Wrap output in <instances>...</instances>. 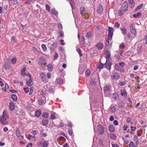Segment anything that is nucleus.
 Instances as JSON below:
<instances>
[{
	"label": "nucleus",
	"mask_w": 147,
	"mask_h": 147,
	"mask_svg": "<svg viewBox=\"0 0 147 147\" xmlns=\"http://www.w3.org/2000/svg\"><path fill=\"white\" fill-rule=\"evenodd\" d=\"M16 57H13L11 59V62L12 63L14 64L16 62Z\"/></svg>",
	"instance_id": "nucleus-39"
},
{
	"label": "nucleus",
	"mask_w": 147,
	"mask_h": 147,
	"mask_svg": "<svg viewBox=\"0 0 147 147\" xmlns=\"http://www.w3.org/2000/svg\"><path fill=\"white\" fill-rule=\"evenodd\" d=\"M76 51L78 52V53H79V55H80V56H82V54L81 53V50L80 49H79V48H77L76 49Z\"/></svg>",
	"instance_id": "nucleus-41"
},
{
	"label": "nucleus",
	"mask_w": 147,
	"mask_h": 147,
	"mask_svg": "<svg viewBox=\"0 0 147 147\" xmlns=\"http://www.w3.org/2000/svg\"><path fill=\"white\" fill-rule=\"evenodd\" d=\"M41 46L43 50L44 51H46L47 50V48L46 45L45 44H43Z\"/></svg>",
	"instance_id": "nucleus-38"
},
{
	"label": "nucleus",
	"mask_w": 147,
	"mask_h": 147,
	"mask_svg": "<svg viewBox=\"0 0 147 147\" xmlns=\"http://www.w3.org/2000/svg\"><path fill=\"white\" fill-rule=\"evenodd\" d=\"M51 12L55 16H57L58 15L57 12L55 9H51Z\"/></svg>",
	"instance_id": "nucleus-28"
},
{
	"label": "nucleus",
	"mask_w": 147,
	"mask_h": 147,
	"mask_svg": "<svg viewBox=\"0 0 147 147\" xmlns=\"http://www.w3.org/2000/svg\"><path fill=\"white\" fill-rule=\"evenodd\" d=\"M119 95L117 93H115L113 95V98L114 100H116L119 98Z\"/></svg>",
	"instance_id": "nucleus-20"
},
{
	"label": "nucleus",
	"mask_w": 147,
	"mask_h": 147,
	"mask_svg": "<svg viewBox=\"0 0 147 147\" xmlns=\"http://www.w3.org/2000/svg\"><path fill=\"white\" fill-rule=\"evenodd\" d=\"M48 116L49 115L46 112H44L42 113V116L44 118H47L48 117Z\"/></svg>",
	"instance_id": "nucleus-34"
},
{
	"label": "nucleus",
	"mask_w": 147,
	"mask_h": 147,
	"mask_svg": "<svg viewBox=\"0 0 147 147\" xmlns=\"http://www.w3.org/2000/svg\"><path fill=\"white\" fill-rule=\"evenodd\" d=\"M111 57V53L110 50H107L105 54V57L106 60H109Z\"/></svg>",
	"instance_id": "nucleus-11"
},
{
	"label": "nucleus",
	"mask_w": 147,
	"mask_h": 147,
	"mask_svg": "<svg viewBox=\"0 0 147 147\" xmlns=\"http://www.w3.org/2000/svg\"><path fill=\"white\" fill-rule=\"evenodd\" d=\"M3 130L4 131L6 132L8 130V129L7 127H5L3 128Z\"/></svg>",
	"instance_id": "nucleus-62"
},
{
	"label": "nucleus",
	"mask_w": 147,
	"mask_h": 147,
	"mask_svg": "<svg viewBox=\"0 0 147 147\" xmlns=\"http://www.w3.org/2000/svg\"><path fill=\"white\" fill-rule=\"evenodd\" d=\"M143 6V4L142 3L140 5H138V6H137V8L136 9L135 11H137L139 10V9H141L142 8V7Z\"/></svg>",
	"instance_id": "nucleus-36"
},
{
	"label": "nucleus",
	"mask_w": 147,
	"mask_h": 147,
	"mask_svg": "<svg viewBox=\"0 0 147 147\" xmlns=\"http://www.w3.org/2000/svg\"><path fill=\"white\" fill-rule=\"evenodd\" d=\"M105 66L108 69L110 70L111 63L109 60H106V62L105 64Z\"/></svg>",
	"instance_id": "nucleus-8"
},
{
	"label": "nucleus",
	"mask_w": 147,
	"mask_h": 147,
	"mask_svg": "<svg viewBox=\"0 0 147 147\" xmlns=\"http://www.w3.org/2000/svg\"><path fill=\"white\" fill-rule=\"evenodd\" d=\"M110 87L108 86H106L104 87V90L105 92L107 91H110Z\"/></svg>",
	"instance_id": "nucleus-31"
},
{
	"label": "nucleus",
	"mask_w": 147,
	"mask_h": 147,
	"mask_svg": "<svg viewBox=\"0 0 147 147\" xmlns=\"http://www.w3.org/2000/svg\"><path fill=\"white\" fill-rule=\"evenodd\" d=\"M130 128L131 129L132 131H134L136 130V127H133L132 126H131L130 127Z\"/></svg>",
	"instance_id": "nucleus-59"
},
{
	"label": "nucleus",
	"mask_w": 147,
	"mask_h": 147,
	"mask_svg": "<svg viewBox=\"0 0 147 147\" xmlns=\"http://www.w3.org/2000/svg\"><path fill=\"white\" fill-rule=\"evenodd\" d=\"M15 108V105L14 103L11 101L9 103V109L11 111L13 110Z\"/></svg>",
	"instance_id": "nucleus-15"
},
{
	"label": "nucleus",
	"mask_w": 147,
	"mask_h": 147,
	"mask_svg": "<svg viewBox=\"0 0 147 147\" xmlns=\"http://www.w3.org/2000/svg\"><path fill=\"white\" fill-rule=\"evenodd\" d=\"M122 9L123 11H126L128 9V5L126 1H125L122 4Z\"/></svg>",
	"instance_id": "nucleus-10"
},
{
	"label": "nucleus",
	"mask_w": 147,
	"mask_h": 147,
	"mask_svg": "<svg viewBox=\"0 0 147 147\" xmlns=\"http://www.w3.org/2000/svg\"><path fill=\"white\" fill-rule=\"evenodd\" d=\"M37 145L39 147H47L49 145V142L43 138L40 140L37 143Z\"/></svg>",
	"instance_id": "nucleus-2"
},
{
	"label": "nucleus",
	"mask_w": 147,
	"mask_h": 147,
	"mask_svg": "<svg viewBox=\"0 0 147 147\" xmlns=\"http://www.w3.org/2000/svg\"><path fill=\"white\" fill-rule=\"evenodd\" d=\"M57 43L56 42L53 43L51 44L53 47H55L57 46Z\"/></svg>",
	"instance_id": "nucleus-53"
},
{
	"label": "nucleus",
	"mask_w": 147,
	"mask_h": 147,
	"mask_svg": "<svg viewBox=\"0 0 147 147\" xmlns=\"http://www.w3.org/2000/svg\"><path fill=\"white\" fill-rule=\"evenodd\" d=\"M112 147H119L117 144H112Z\"/></svg>",
	"instance_id": "nucleus-64"
},
{
	"label": "nucleus",
	"mask_w": 147,
	"mask_h": 147,
	"mask_svg": "<svg viewBox=\"0 0 147 147\" xmlns=\"http://www.w3.org/2000/svg\"><path fill=\"white\" fill-rule=\"evenodd\" d=\"M96 46L98 48V49L99 50H101L103 48V45L102 43H100L98 44H97Z\"/></svg>",
	"instance_id": "nucleus-21"
},
{
	"label": "nucleus",
	"mask_w": 147,
	"mask_h": 147,
	"mask_svg": "<svg viewBox=\"0 0 147 147\" xmlns=\"http://www.w3.org/2000/svg\"><path fill=\"white\" fill-rule=\"evenodd\" d=\"M24 90L26 93H28L29 92L28 88H24Z\"/></svg>",
	"instance_id": "nucleus-51"
},
{
	"label": "nucleus",
	"mask_w": 147,
	"mask_h": 147,
	"mask_svg": "<svg viewBox=\"0 0 147 147\" xmlns=\"http://www.w3.org/2000/svg\"><path fill=\"white\" fill-rule=\"evenodd\" d=\"M58 28L60 29H62L63 28L62 25L61 24H58Z\"/></svg>",
	"instance_id": "nucleus-50"
},
{
	"label": "nucleus",
	"mask_w": 147,
	"mask_h": 147,
	"mask_svg": "<svg viewBox=\"0 0 147 147\" xmlns=\"http://www.w3.org/2000/svg\"><path fill=\"white\" fill-rule=\"evenodd\" d=\"M121 94L122 96H123L124 98H127V92L125 89L123 88L120 90Z\"/></svg>",
	"instance_id": "nucleus-12"
},
{
	"label": "nucleus",
	"mask_w": 147,
	"mask_h": 147,
	"mask_svg": "<svg viewBox=\"0 0 147 147\" xmlns=\"http://www.w3.org/2000/svg\"><path fill=\"white\" fill-rule=\"evenodd\" d=\"M126 84V82L125 81L124 82H119V85L120 86H124Z\"/></svg>",
	"instance_id": "nucleus-44"
},
{
	"label": "nucleus",
	"mask_w": 147,
	"mask_h": 147,
	"mask_svg": "<svg viewBox=\"0 0 147 147\" xmlns=\"http://www.w3.org/2000/svg\"><path fill=\"white\" fill-rule=\"evenodd\" d=\"M63 81L61 78H57L55 81V82L59 84H61L63 83Z\"/></svg>",
	"instance_id": "nucleus-13"
},
{
	"label": "nucleus",
	"mask_w": 147,
	"mask_h": 147,
	"mask_svg": "<svg viewBox=\"0 0 147 147\" xmlns=\"http://www.w3.org/2000/svg\"><path fill=\"white\" fill-rule=\"evenodd\" d=\"M113 123L115 125H117L118 124V123L116 120H114L113 122Z\"/></svg>",
	"instance_id": "nucleus-57"
},
{
	"label": "nucleus",
	"mask_w": 147,
	"mask_h": 147,
	"mask_svg": "<svg viewBox=\"0 0 147 147\" xmlns=\"http://www.w3.org/2000/svg\"><path fill=\"white\" fill-rule=\"evenodd\" d=\"M109 129L110 131L113 132L114 131L115 128L113 125H109Z\"/></svg>",
	"instance_id": "nucleus-17"
},
{
	"label": "nucleus",
	"mask_w": 147,
	"mask_h": 147,
	"mask_svg": "<svg viewBox=\"0 0 147 147\" xmlns=\"http://www.w3.org/2000/svg\"><path fill=\"white\" fill-rule=\"evenodd\" d=\"M9 2L10 3H11V4L13 5H15L17 3L18 1L17 0H12L9 1Z\"/></svg>",
	"instance_id": "nucleus-26"
},
{
	"label": "nucleus",
	"mask_w": 147,
	"mask_h": 147,
	"mask_svg": "<svg viewBox=\"0 0 147 147\" xmlns=\"http://www.w3.org/2000/svg\"><path fill=\"white\" fill-rule=\"evenodd\" d=\"M118 105L119 107L123 108L124 106V104L123 102H118Z\"/></svg>",
	"instance_id": "nucleus-43"
},
{
	"label": "nucleus",
	"mask_w": 147,
	"mask_h": 147,
	"mask_svg": "<svg viewBox=\"0 0 147 147\" xmlns=\"http://www.w3.org/2000/svg\"><path fill=\"white\" fill-rule=\"evenodd\" d=\"M103 9L102 6L100 4L98 6V9L97 10V12L98 13L101 14L103 12Z\"/></svg>",
	"instance_id": "nucleus-14"
},
{
	"label": "nucleus",
	"mask_w": 147,
	"mask_h": 147,
	"mask_svg": "<svg viewBox=\"0 0 147 147\" xmlns=\"http://www.w3.org/2000/svg\"><path fill=\"white\" fill-rule=\"evenodd\" d=\"M41 112L39 110H38L36 111L35 115L37 117H39L41 115Z\"/></svg>",
	"instance_id": "nucleus-30"
},
{
	"label": "nucleus",
	"mask_w": 147,
	"mask_h": 147,
	"mask_svg": "<svg viewBox=\"0 0 147 147\" xmlns=\"http://www.w3.org/2000/svg\"><path fill=\"white\" fill-rule=\"evenodd\" d=\"M138 66L137 65H135L134 67V70H136L137 69H138Z\"/></svg>",
	"instance_id": "nucleus-60"
},
{
	"label": "nucleus",
	"mask_w": 147,
	"mask_h": 147,
	"mask_svg": "<svg viewBox=\"0 0 147 147\" xmlns=\"http://www.w3.org/2000/svg\"><path fill=\"white\" fill-rule=\"evenodd\" d=\"M3 67L5 70H7L9 68L7 65L6 64H5L4 65Z\"/></svg>",
	"instance_id": "nucleus-55"
},
{
	"label": "nucleus",
	"mask_w": 147,
	"mask_h": 147,
	"mask_svg": "<svg viewBox=\"0 0 147 147\" xmlns=\"http://www.w3.org/2000/svg\"><path fill=\"white\" fill-rule=\"evenodd\" d=\"M131 120V118L130 117H128L127 118V120H126V121L128 123H129L130 122Z\"/></svg>",
	"instance_id": "nucleus-56"
},
{
	"label": "nucleus",
	"mask_w": 147,
	"mask_h": 147,
	"mask_svg": "<svg viewBox=\"0 0 147 147\" xmlns=\"http://www.w3.org/2000/svg\"><path fill=\"white\" fill-rule=\"evenodd\" d=\"M40 78L42 82H46L48 81L47 77L45 73H41L40 74Z\"/></svg>",
	"instance_id": "nucleus-7"
},
{
	"label": "nucleus",
	"mask_w": 147,
	"mask_h": 147,
	"mask_svg": "<svg viewBox=\"0 0 147 147\" xmlns=\"http://www.w3.org/2000/svg\"><path fill=\"white\" fill-rule=\"evenodd\" d=\"M59 36L61 37H62L63 36V31L62 30H60L58 33Z\"/></svg>",
	"instance_id": "nucleus-48"
},
{
	"label": "nucleus",
	"mask_w": 147,
	"mask_h": 147,
	"mask_svg": "<svg viewBox=\"0 0 147 147\" xmlns=\"http://www.w3.org/2000/svg\"><path fill=\"white\" fill-rule=\"evenodd\" d=\"M58 54L56 52H55V55H54V59L55 60H56L58 58Z\"/></svg>",
	"instance_id": "nucleus-45"
},
{
	"label": "nucleus",
	"mask_w": 147,
	"mask_h": 147,
	"mask_svg": "<svg viewBox=\"0 0 147 147\" xmlns=\"http://www.w3.org/2000/svg\"><path fill=\"white\" fill-rule=\"evenodd\" d=\"M120 29L122 32V34H126L127 33V30L125 28H120Z\"/></svg>",
	"instance_id": "nucleus-27"
},
{
	"label": "nucleus",
	"mask_w": 147,
	"mask_h": 147,
	"mask_svg": "<svg viewBox=\"0 0 147 147\" xmlns=\"http://www.w3.org/2000/svg\"><path fill=\"white\" fill-rule=\"evenodd\" d=\"M118 13L120 16H122L123 14V13L121 10H119Z\"/></svg>",
	"instance_id": "nucleus-61"
},
{
	"label": "nucleus",
	"mask_w": 147,
	"mask_h": 147,
	"mask_svg": "<svg viewBox=\"0 0 147 147\" xmlns=\"http://www.w3.org/2000/svg\"><path fill=\"white\" fill-rule=\"evenodd\" d=\"M108 39L111 40L112 36L113 35V33L114 31V29L113 28L111 27H108Z\"/></svg>",
	"instance_id": "nucleus-5"
},
{
	"label": "nucleus",
	"mask_w": 147,
	"mask_h": 147,
	"mask_svg": "<svg viewBox=\"0 0 147 147\" xmlns=\"http://www.w3.org/2000/svg\"><path fill=\"white\" fill-rule=\"evenodd\" d=\"M90 73V70L89 69H87L85 72V74L86 76H89Z\"/></svg>",
	"instance_id": "nucleus-42"
},
{
	"label": "nucleus",
	"mask_w": 147,
	"mask_h": 147,
	"mask_svg": "<svg viewBox=\"0 0 147 147\" xmlns=\"http://www.w3.org/2000/svg\"><path fill=\"white\" fill-rule=\"evenodd\" d=\"M26 84L29 86H31L32 85L33 83L31 78H30L28 80L26 81Z\"/></svg>",
	"instance_id": "nucleus-16"
},
{
	"label": "nucleus",
	"mask_w": 147,
	"mask_h": 147,
	"mask_svg": "<svg viewBox=\"0 0 147 147\" xmlns=\"http://www.w3.org/2000/svg\"><path fill=\"white\" fill-rule=\"evenodd\" d=\"M46 9L47 11H49L50 10V6L46 4Z\"/></svg>",
	"instance_id": "nucleus-47"
},
{
	"label": "nucleus",
	"mask_w": 147,
	"mask_h": 147,
	"mask_svg": "<svg viewBox=\"0 0 147 147\" xmlns=\"http://www.w3.org/2000/svg\"><path fill=\"white\" fill-rule=\"evenodd\" d=\"M9 118V114L7 110L5 109L3 112L2 115L0 116V123L3 125H7L8 121L7 120Z\"/></svg>",
	"instance_id": "nucleus-1"
},
{
	"label": "nucleus",
	"mask_w": 147,
	"mask_h": 147,
	"mask_svg": "<svg viewBox=\"0 0 147 147\" xmlns=\"http://www.w3.org/2000/svg\"><path fill=\"white\" fill-rule=\"evenodd\" d=\"M68 132L69 134L71 136V135L72 134V131L71 129H69L68 130Z\"/></svg>",
	"instance_id": "nucleus-58"
},
{
	"label": "nucleus",
	"mask_w": 147,
	"mask_h": 147,
	"mask_svg": "<svg viewBox=\"0 0 147 147\" xmlns=\"http://www.w3.org/2000/svg\"><path fill=\"white\" fill-rule=\"evenodd\" d=\"M16 134L18 137H19L20 136L21 133L18 128H17L16 130Z\"/></svg>",
	"instance_id": "nucleus-18"
},
{
	"label": "nucleus",
	"mask_w": 147,
	"mask_h": 147,
	"mask_svg": "<svg viewBox=\"0 0 147 147\" xmlns=\"http://www.w3.org/2000/svg\"><path fill=\"white\" fill-rule=\"evenodd\" d=\"M38 63L40 67L44 68L46 65L45 60L43 57H41L38 59Z\"/></svg>",
	"instance_id": "nucleus-3"
},
{
	"label": "nucleus",
	"mask_w": 147,
	"mask_h": 147,
	"mask_svg": "<svg viewBox=\"0 0 147 147\" xmlns=\"http://www.w3.org/2000/svg\"><path fill=\"white\" fill-rule=\"evenodd\" d=\"M141 13L140 12H138L137 13L134 14L133 15V17L135 18H138L141 16Z\"/></svg>",
	"instance_id": "nucleus-24"
},
{
	"label": "nucleus",
	"mask_w": 147,
	"mask_h": 147,
	"mask_svg": "<svg viewBox=\"0 0 147 147\" xmlns=\"http://www.w3.org/2000/svg\"><path fill=\"white\" fill-rule=\"evenodd\" d=\"M104 66V64L103 63H101L100 64L98 65L97 67V68L100 69H101L103 68Z\"/></svg>",
	"instance_id": "nucleus-40"
},
{
	"label": "nucleus",
	"mask_w": 147,
	"mask_h": 147,
	"mask_svg": "<svg viewBox=\"0 0 147 147\" xmlns=\"http://www.w3.org/2000/svg\"><path fill=\"white\" fill-rule=\"evenodd\" d=\"M48 69L49 71H51L53 70V66L51 64H49L48 65Z\"/></svg>",
	"instance_id": "nucleus-37"
},
{
	"label": "nucleus",
	"mask_w": 147,
	"mask_h": 147,
	"mask_svg": "<svg viewBox=\"0 0 147 147\" xmlns=\"http://www.w3.org/2000/svg\"><path fill=\"white\" fill-rule=\"evenodd\" d=\"M11 98L13 101H16L17 100V97L15 94H12L11 96Z\"/></svg>",
	"instance_id": "nucleus-23"
},
{
	"label": "nucleus",
	"mask_w": 147,
	"mask_h": 147,
	"mask_svg": "<svg viewBox=\"0 0 147 147\" xmlns=\"http://www.w3.org/2000/svg\"><path fill=\"white\" fill-rule=\"evenodd\" d=\"M56 114L55 113H52L51 116V118L53 120L55 119L56 118Z\"/></svg>",
	"instance_id": "nucleus-32"
},
{
	"label": "nucleus",
	"mask_w": 147,
	"mask_h": 147,
	"mask_svg": "<svg viewBox=\"0 0 147 147\" xmlns=\"http://www.w3.org/2000/svg\"><path fill=\"white\" fill-rule=\"evenodd\" d=\"M119 113L120 114L123 115L125 114V111L124 110H121L120 111Z\"/></svg>",
	"instance_id": "nucleus-49"
},
{
	"label": "nucleus",
	"mask_w": 147,
	"mask_h": 147,
	"mask_svg": "<svg viewBox=\"0 0 147 147\" xmlns=\"http://www.w3.org/2000/svg\"><path fill=\"white\" fill-rule=\"evenodd\" d=\"M111 77L112 79H117L119 78V76L118 73H115L114 71H113L112 73Z\"/></svg>",
	"instance_id": "nucleus-9"
},
{
	"label": "nucleus",
	"mask_w": 147,
	"mask_h": 147,
	"mask_svg": "<svg viewBox=\"0 0 147 147\" xmlns=\"http://www.w3.org/2000/svg\"><path fill=\"white\" fill-rule=\"evenodd\" d=\"M114 26L117 28H119L120 26V24L117 22H115V24Z\"/></svg>",
	"instance_id": "nucleus-46"
},
{
	"label": "nucleus",
	"mask_w": 147,
	"mask_h": 147,
	"mask_svg": "<svg viewBox=\"0 0 147 147\" xmlns=\"http://www.w3.org/2000/svg\"><path fill=\"white\" fill-rule=\"evenodd\" d=\"M110 138L112 140H115L116 138L115 135L114 134H111L109 136Z\"/></svg>",
	"instance_id": "nucleus-29"
},
{
	"label": "nucleus",
	"mask_w": 147,
	"mask_h": 147,
	"mask_svg": "<svg viewBox=\"0 0 147 147\" xmlns=\"http://www.w3.org/2000/svg\"><path fill=\"white\" fill-rule=\"evenodd\" d=\"M119 65H120L121 67H123L125 65V63H124L123 62H121L119 63Z\"/></svg>",
	"instance_id": "nucleus-63"
},
{
	"label": "nucleus",
	"mask_w": 147,
	"mask_h": 147,
	"mask_svg": "<svg viewBox=\"0 0 147 147\" xmlns=\"http://www.w3.org/2000/svg\"><path fill=\"white\" fill-rule=\"evenodd\" d=\"M92 35V33L90 31L88 32L86 34V37H87L88 38H90Z\"/></svg>",
	"instance_id": "nucleus-35"
},
{
	"label": "nucleus",
	"mask_w": 147,
	"mask_h": 147,
	"mask_svg": "<svg viewBox=\"0 0 147 147\" xmlns=\"http://www.w3.org/2000/svg\"><path fill=\"white\" fill-rule=\"evenodd\" d=\"M48 91L50 93H53L54 92V88L52 86H50L49 90Z\"/></svg>",
	"instance_id": "nucleus-33"
},
{
	"label": "nucleus",
	"mask_w": 147,
	"mask_h": 147,
	"mask_svg": "<svg viewBox=\"0 0 147 147\" xmlns=\"http://www.w3.org/2000/svg\"><path fill=\"white\" fill-rule=\"evenodd\" d=\"M97 132L100 135L103 134L105 131L104 128L101 125L98 124L97 126Z\"/></svg>",
	"instance_id": "nucleus-4"
},
{
	"label": "nucleus",
	"mask_w": 147,
	"mask_h": 147,
	"mask_svg": "<svg viewBox=\"0 0 147 147\" xmlns=\"http://www.w3.org/2000/svg\"><path fill=\"white\" fill-rule=\"evenodd\" d=\"M42 121L43 125H46L48 123V120L47 119L42 120Z\"/></svg>",
	"instance_id": "nucleus-19"
},
{
	"label": "nucleus",
	"mask_w": 147,
	"mask_h": 147,
	"mask_svg": "<svg viewBox=\"0 0 147 147\" xmlns=\"http://www.w3.org/2000/svg\"><path fill=\"white\" fill-rule=\"evenodd\" d=\"M33 88L32 87H31L30 88V92H29V95H31L32 93V92H33Z\"/></svg>",
	"instance_id": "nucleus-54"
},
{
	"label": "nucleus",
	"mask_w": 147,
	"mask_h": 147,
	"mask_svg": "<svg viewBox=\"0 0 147 147\" xmlns=\"http://www.w3.org/2000/svg\"><path fill=\"white\" fill-rule=\"evenodd\" d=\"M110 110L111 112L114 113L115 111V108L114 106L111 105L110 107Z\"/></svg>",
	"instance_id": "nucleus-25"
},
{
	"label": "nucleus",
	"mask_w": 147,
	"mask_h": 147,
	"mask_svg": "<svg viewBox=\"0 0 147 147\" xmlns=\"http://www.w3.org/2000/svg\"><path fill=\"white\" fill-rule=\"evenodd\" d=\"M129 145V147H134V145L133 143L132 142H130Z\"/></svg>",
	"instance_id": "nucleus-52"
},
{
	"label": "nucleus",
	"mask_w": 147,
	"mask_h": 147,
	"mask_svg": "<svg viewBox=\"0 0 147 147\" xmlns=\"http://www.w3.org/2000/svg\"><path fill=\"white\" fill-rule=\"evenodd\" d=\"M129 27L131 33L135 35L134 36H136L137 33L135 28V25L133 23H131L130 24Z\"/></svg>",
	"instance_id": "nucleus-6"
},
{
	"label": "nucleus",
	"mask_w": 147,
	"mask_h": 147,
	"mask_svg": "<svg viewBox=\"0 0 147 147\" xmlns=\"http://www.w3.org/2000/svg\"><path fill=\"white\" fill-rule=\"evenodd\" d=\"M80 13L82 16H83V13L85 12V8L83 7H81L80 9Z\"/></svg>",
	"instance_id": "nucleus-22"
}]
</instances>
